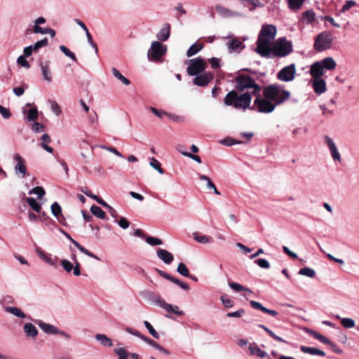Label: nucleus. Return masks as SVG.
I'll use <instances>...</instances> for the list:
<instances>
[{
  "instance_id": "nucleus-39",
  "label": "nucleus",
  "mask_w": 359,
  "mask_h": 359,
  "mask_svg": "<svg viewBox=\"0 0 359 359\" xmlns=\"http://www.w3.org/2000/svg\"><path fill=\"white\" fill-rule=\"evenodd\" d=\"M318 18L320 19L321 20L325 21V26L326 27H328L327 22H330L332 26H334L335 27H340V25L335 22L334 18H332L330 15H325V16L321 15V16H318Z\"/></svg>"
},
{
  "instance_id": "nucleus-51",
  "label": "nucleus",
  "mask_w": 359,
  "mask_h": 359,
  "mask_svg": "<svg viewBox=\"0 0 359 359\" xmlns=\"http://www.w3.org/2000/svg\"><path fill=\"white\" fill-rule=\"evenodd\" d=\"M355 6H356V2L355 1H353V0L346 1L345 4L342 6L340 11L341 13H346V11H348V10H350L351 8L354 7Z\"/></svg>"
},
{
  "instance_id": "nucleus-9",
  "label": "nucleus",
  "mask_w": 359,
  "mask_h": 359,
  "mask_svg": "<svg viewBox=\"0 0 359 359\" xmlns=\"http://www.w3.org/2000/svg\"><path fill=\"white\" fill-rule=\"evenodd\" d=\"M337 67V62L332 57H327L316 62V70L317 74L323 76L326 71L334 70Z\"/></svg>"
},
{
  "instance_id": "nucleus-47",
  "label": "nucleus",
  "mask_w": 359,
  "mask_h": 359,
  "mask_svg": "<svg viewBox=\"0 0 359 359\" xmlns=\"http://www.w3.org/2000/svg\"><path fill=\"white\" fill-rule=\"evenodd\" d=\"M29 194H36L38 196L39 199L41 198L46 194L45 190L41 187H36L35 188L31 189Z\"/></svg>"
},
{
  "instance_id": "nucleus-63",
  "label": "nucleus",
  "mask_w": 359,
  "mask_h": 359,
  "mask_svg": "<svg viewBox=\"0 0 359 359\" xmlns=\"http://www.w3.org/2000/svg\"><path fill=\"white\" fill-rule=\"evenodd\" d=\"M26 57L20 55L17 59V63L27 69L30 67L28 61L25 59Z\"/></svg>"
},
{
  "instance_id": "nucleus-43",
  "label": "nucleus",
  "mask_w": 359,
  "mask_h": 359,
  "mask_svg": "<svg viewBox=\"0 0 359 359\" xmlns=\"http://www.w3.org/2000/svg\"><path fill=\"white\" fill-rule=\"evenodd\" d=\"M177 271L184 277H189V269L186 266L185 264L181 262L178 264Z\"/></svg>"
},
{
  "instance_id": "nucleus-2",
  "label": "nucleus",
  "mask_w": 359,
  "mask_h": 359,
  "mask_svg": "<svg viewBox=\"0 0 359 359\" xmlns=\"http://www.w3.org/2000/svg\"><path fill=\"white\" fill-rule=\"evenodd\" d=\"M251 100L252 95L250 92L238 94L237 91L231 90L226 95L224 103L226 106H232L236 109L245 111L250 108Z\"/></svg>"
},
{
  "instance_id": "nucleus-23",
  "label": "nucleus",
  "mask_w": 359,
  "mask_h": 359,
  "mask_svg": "<svg viewBox=\"0 0 359 359\" xmlns=\"http://www.w3.org/2000/svg\"><path fill=\"white\" fill-rule=\"evenodd\" d=\"M149 299L155 305L158 306L164 309L165 307H169L167 303L158 294L150 293Z\"/></svg>"
},
{
  "instance_id": "nucleus-42",
  "label": "nucleus",
  "mask_w": 359,
  "mask_h": 359,
  "mask_svg": "<svg viewBox=\"0 0 359 359\" xmlns=\"http://www.w3.org/2000/svg\"><path fill=\"white\" fill-rule=\"evenodd\" d=\"M341 324L345 328H352L355 327V321L352 318H341Z\"/></svg>"
},
{
  "instance_id": "nucleus-61",
  "label": "nucleus",
  "mask_w": 359,
  "mask_h": 359,
  "mask_svg": "<svg viewBox=\"0 0 359 359\" xmlns=\"http://www.w3.org/2000/svg\"><path fill=\"white\" fill-rule=\"evenodd\" d=\"M180 152L184 156H187V157H189L190 158H191L192 160L196 161L197 163H201V159L200 158L199 156L198 155H194V154H192L189 152H187V151H180Z\"/></svg>"
},
{
  "instance_id": "nucleus-12",
  "label": "nucleus",
  "mask_w": 359,
  "mask_h": 359,
  "mask_svg": "<svg viewBox=\"0 0 359 359\" xmlns=\"http://www.w3.org/2000/svg\"><path fill=\"white\" fill-rule=\"evenodd\" d=\"M46 22V20L43 17H39L34 20V25L33 26V32L34 34H50L51 37H54L55 36V31L50 27L43 28L40 27V25L45 24Z\"/></svg>"
},
{
  "instance_id": "nucleus-16",
  "label": "nucleus",
  "mask_w": 359,
  "mask_h": 359,
  "mask_svg": "<svg viewBox=\"0 0 359 359\" xmlns=\"http://www.w3.org/2000/svg\"><path fill=\"white\" fill-rule=\"evenodd\" d=\"M194 83L198 86H205L212 80L213 74L211 72H205L195 75Z\"/></svg>"
},
{
  "instance_id": "nucleus-24",
  "label": "nucleus",
  "mask_w": 359,
  "mask_h": 359,
  "mask_svg": "<svg viewBox=\"0 0 359 359\" xmlns=\"http://www.w3.org/2000/svg\"><path fill=\"white\" fill-rule=\"evenodd\" d=\"M170 34V26L165 23L163 25L161 30L157 33L156 37L159 41H165L168 39Z\"/></svg>"
},
{
  "instance_id": "nucleus-34",
  "label": "nucleus",
  "mask_w": 359,
  "mask_h": 359,
  "mask_svg": "<svg viewBox=\"0 0 359 359\" xmlns=\"http://www.w3.org/2000/svg\"><path fill=\"white\" fill-rule=\"evenodd\" d=\"M114 352L118 355V359H128L130 353L123 347L116 348Z\"/></svg>"
},
{
  "instance_id": "nucleus-49",
  "label": "nucleus",
  "mask_w": 359,
  "mask_h": 359,
  "mask_svg": "<svg viewBox=\"0 0 359 359\" xmlns=\"http://www.w3.org/2000/svg\"><path fill=\"white\" fill-rule=\"evenodd\" d=\"M219 142L222 144H224V145H226V146H232V145H234V144H241V143H243L242 141L236 140H234L233 138H230V137L224 138V139L220 140Z\"/></svg>"
},
{
  "instance_id": "nucleus-48",
  "label": "nucleus",
  "mask_w": 359,
  "mask_h": 359,
  "mask_svg": "<svg viewBox=\"0 0 359 359\" xmlns=\"http://www.w3.org/2000/svg\"><path fill=\"white\" fill-rule=\"evenodd\" d=\"M60 49L66 56L69 57L74 61H76L77 59L75 54L71 52L65 46H60Z\"/></svg>"
},
{
  "instance_id": "nucleus-33",
  "label": "nucleus",
  "mask_w": 359,
  "mask_h": 359,
  "mask_svg": "<svg viewBox=\"0 0 359 359\" xmlns=\"http://www.w3.org/2000/svg\"><path fill=\"white\" fill-rule=\"evenodd\" d=\"M91 213L99 219H104L105 218V212L97 205H92L90 208Z\"/></svg>"
},
{
  "instance_id": "nucleus-30",
  "label": "nucleus",
  "mask_w": 359,
  "mask_h": 359,
  "mask_svg": "<svg viewBox=\"0 0 359 359\" xmlns=\"http://www.w3.org/2000/svg\"><path fill=\"white\" fill-rule=\"evenodd\" d=\"M5 311L20 318H25L26 317L25 313L18 307L6 306Z\"/></svg>"
},
{
  "instance_id": "nucleus-37",
  "label": "nucleus",
  "mask_w": 359,
  "mask_h": 359,
  "mask_svg": "<svg viewBox=\"0 0 359 359\" xmlns=\"http://www.w3.org/2000/svg\"><path fill=\"white\" fill-rule=\"evenodd\" d=\"M229 285L232 290L236 292L245 291L249 293L252 292V291L249 288L243 287L242 285L237 283L231 282L229 283Z\"/></svg>"
},
{
  "instance_id": "nucleus-18",
  "label": "nucleus",
  "mask_w": 359,
  "mask_h": 359,
  "mask_svg": "<svg viewBox=\"0 0 359 359\" xmlns=\"http://www.w3.org/2000/svg\"><path fill=\"white\" fill-rule=\"evenodd\" d=\"M217 13L222 18H231L238 16L239 14L236 11H231L223 6L217 5L215 6Z\"/></svg>"
},
{
  "instance_id": "nucleus-4",
  "label": "nucleus",
  "mask_w": 359,
  "mask_h": 359,
  "mask_svg": "<svg viewBox=\"0 0 359 359\" xmlns=\"http://www.w3.org/2000/svg\"><path fill=\"white\" fill-rule=\"evenodd\" d=\"M276 35V27L272 25H263L259 34L257 41L256 52L261 54L265 49L269 48Z\"/></svg>"
},
{
  "instance_id": "nucleus-55",
  "label": "nucleus",
  "mask_w": 359,
  "mask_h": 359,
  "mask_svg": "<svg viewBox=\"0 0 359 359\" xmlns=\"http://www.w3.org/2000/svg\"><path fill=\"white\" fill-rule=\"evenodd\" d=\"M170 281L175 283L176 285H177L179 287H180L182 289H183L184 290H189V286L187 283L182 282L180 280H179L175 277L172 276Z\"/></svg>"
},
{
  "instance_id": "nucleus-17",
  "label": "nucleus",
  "mask_w": 359,
  "mask_h": 359,
  "mask_svg": "<svg viewBox=\"0 0 359 359\" xmlns=\"http://www.w3.org/2000/svg\"><path fill=\"white\" fill-rule=\"evenodd\" d=\"M326 144L330 149L331 156L334 161H341V155L338 151V149L334 142L333 140L330 138L329 136L326 135L325 137Z\"/></svg>"
},
{
  "instance_id": "nucleus-60",
  "label": "nucleus",
  "mask_w": 359,
  "mask_h": 359,
  "mask_svg": "<svg viewBox=\"0 0 359 359\" xmlns=\"http://www.w3.org/2000/svg\"><path fill=\"white\" fill-rule=\"evenodd\" d=\"M165 115H166L170 120L176 122H184L185 118L184 117L182 116H178L176 114H168V113H164Z\"/></svg>"
},
{
  "instance_id": "nucleus-10",
  "label": "nucleus",
  "mask_w": 359,
  "mask_h": 359,
  "mask_svg": "<svg viewBox=\"0 0 359 359\" xmlns=\"http://www.w3.org/2000/svg\"><path fill=\"white\" fill-rule=\"evenodd\" d=\"M206 67V63L201 57H197L189 60L187 73L190 76H194L202 73Z\"/></svg>"
},
{
  "instance_id": "nucleus-64",
  "label": "nucleus",
  "mask_w": 359,
  "mask_h": 359,
  "mask_svg": "<svg viewBox=\"0 0 359 359\" xmlns=\"http://www.w3.org/2000/svg\"><path fill=\"white\" fill-rule=\"evenodd\" d=\"M0 114L6 119L9 118L11 116L10 109L6 108L0 104Z\"/></svg>"
},
{
  "instance_id": "nucleus-32",
  "label": "nucleus",
  "mask_w": 359,
  "mask_h": 359,
  "mask_svg": "<svg viewBox=\"0 0 359 359\" xmlns=\"http://www.w3.org/2000/svg\"><path fill=\"white\" fill-rule=\"evenodd\" d=\"M203 48L202 43H196L191 45L187 52V57H191L199 52Z\"/></svg>"
},
{
  "instance_id": "nucleus-13",
  "label": "nucleus",
  "mask_w": 359,
  "mask_h": 359,
  "mask_svg": "<svg viewBox=\"0 0 359 359\" xmlns=\"http://www.w3.org/2000/svg\"><path fill=\"white\" fill-rule=\"evenodd\" d=\"M13 160L16 161L14 166V171L15 175L20 178L25 177L27 174V167L25 165V159L18 154L13 156Z\"/></svg>"
},
{
  "instance_id": "nucleus-36",
  "label": "nucleus",
  "mask_w": 359,
  "mask_h": 359,
  "mask_svg": "<svg viewBox=\"0 0 359 359\" xmlns=\"http://www.w3.org/2000/svg\"><path fill=\"white\" fill-rule=\"evenodd\" d=\"M51 212L52 214L60 221V217L62 216V209L57 202L52 204Z\"/></svg>"
},
{
  "instance_id": "nucleus-27",
  "label": "nucleus",
  "mask_w": 359,
  "mask_h": 359,
  "mask_svg": "<svg viewBox=\"0 0 359 359\" xmlns=\"http://www.w3.org/2000/svg\"><path fill=\"white\" fill-rule=\"evenodd\" d=\"M95 339L100 343V344L104 347L113 346V342L110 338L104 334H96L95 335Z\"/></svg>"
},
{
  "instance_id": "nucleus-7",
  "label": "nucleus",
  "mask_w": 359,
  "mask_h": 359,
  "mask_svg": "<svg viewBox=\"0 0 359 359\" xmlns=\"http://www.w3.org/2000/svg\"><path fill=\"white\" fill-rule=\"evenodd\" d=\"M334 41L333 34L324 31L316 36V52H323L331 48Z\"/></svg>"
},
{
  "instance_id": "nucleus-62",
  "label": "nucleus",
  "mask_w": 359,
  "mask_h": 359,
  "mask_svg": "<svg viewBox=\"0 0 359 359\" xmlns=\"http://www.w3.org/2000/svg\"><path fill=\"white\" fill-rule=\"evenodd\" d=\"M50 102V107H51V109L53 111V113L57 116L60 115L61 113V109H60V107L59 106V104L54 100H52Z\"/></svg>"
},
{
  "instance_id": "nucleus-3",
  "label": "nucleus",
  "mask_w": 359,
  "mask_h": 359,
  "mask_svg": "<svg viewBox=\"0 0 359 359\" xmlns=\"http://www.w3.org/2000/svg\"><path fill=\"white\" fill-rule=\"evenodd\" d=\"M262 93L276 107L284 103L290 96V91L285 90L283 86L278 84H271L265 87Z\"/></svg>"
},
{
  "instance_id": "nucleus-54",
  "label": "nucleus",
  "mask_w": 359,
  "mask_h": 359,
  "mask_svg": "<svg viewBox=\"0 0 359 359\" xmlns=\"http://www.w3.org/2000/svg\"><path fill=\"white\" fill-rule=\"evenodd\" d=\"M61 265L67 273H70L73 269V264L67 259H62Z\"/></svg>"
},
{
  "instance_id": "nucleus-35",
  "label": "nucleus",
  "mask_w": 359,
  "mask_h": 359,
  "mask_svg": "<svg viewBox=\"0 0 359 359\" xmlns=\"http://www.w3.org/2000/svg\"><path fill=\"white\" fill-rule=\"evenodd\" d=\"M29 205L36 212H39L41 210V205L40 203L36 202L35 198L32 197H28L26 199Z\"/></svg>"
},
{
  "instance_id": "nucleus-44",
  "label": "nucleus",
  "mask_w": 359,
  "mask_h": 359,
  "mask_svg": "<svg viewBox=\"0 0 359 359\" xmlns=\"http://www.w3.org/2000/svg\"><path fill=\"white\" fill-rule=\"evenodd\" d=\"M304 0H287L289 8L291 10H298L302 6Z\"/></svg>"
},
{
  "instance_id": "nucleus-28",
  "label": "nucleus",
  "mask_w": 359,
  "mask_h": 359,
  "mask_svg": "<svg viewBox=\"0 0 359 359\" xmlns=\"http://www.w3.org/2000/svg\"><path fill=\"white\" fill-rule=\"evenodd\" d=\"M24 331L28 337H35L38 334L36 327L30 323H26L24 325Z\"/></svg>"
},
{
  "instance_id": "nucleus-45",
  "label": "nucleus",
  "mask_w": 359,
  "mask_h": 359,
  "mask_svg": "<svg viewBox=\"0 0 359 359\" xmlns=\"http://www.w3.org/2000/svg\"><path fill=\"white\" fill-rule=\"evenodd\" d=\"M145 327L148 330L149 334L155 339H159L158 333L155 330L151 323L147 320L144 321Z\"/></svg>"
},
{
  "instance_id": "nucleus-19",
  "label": "nucleus",
  "mask_w": 359,
  "mask_h": 359,
  "mask_svg": "<svg viewBox=\"0 0 359 359\" xmlns=\"http://www.w3.org/2000/svg\"><path fill=\"white\" fill-rule=\"evenodd\" d=\"M156 255L158 258L166 264H170L174 259L172 253L164 249H158L156 251Z\"/></svg>"
},
{
  "instance_id": "nucleus-53",
  "label": "nucleus",
  "mask_w": 359,
  "mask_h": 359,
  "mask_svg": "<svg viewBox=\"0 0 359 359\" xmlns=\"http://www.w3.org/2000/svg\"><path fill=\"white\" fill-rule=\"evenodd\" d=\"M48 45V39L44 38L40 41H36L34 45H32L34 51H37L39 48L45 47Z\"/></svg>"
},
{
  "instance_id": "nucleus-58",
  "label": "nucleus",
  "mask_w": 359,
  "mask_h": 359,
  "mask_svg": "<svg viewBox=\"0 0 359 359\" xmlns=\"http://www.w3.org/2000/svg\"><path fill=\"white\" fill-rule=\"evenodd\" d=\"M199 179L202 181L206 182L207 188L211 189L214 188L215 184L212 182L210 178L205 175L199 174Z\"/></svg>"
},
{
  "instance_id": "nucleus-11",
  "label": "nucleus",
  "mask_w": 359,
  "mask_h": 359,
  "mask_svg": "<svg viewBox=\"0 0 359 359\" xmlns=\"http://www.w3.org/2000/svg\"><path fill=\"white\" fill-rule=\"evenodd\" d=\"M296 68L294 64L283 67L277 74V78L282 81L289 82L294 79Z\"/></svg>"
},
{
  "instance_id": "nucleus-25",
  "label": "nucleus",
  "mask_w": 359,
  "mask_h": 359,
  "mask_svg": "<svg viewBox=\"0 0 359 359\" xmlns=\"http://www.w3.org/2000/svg\"><path fill=\"white\" fill-rule=\"evenodd\" d=\"M248 350L250 351V354L252 355H256L261 358H264L267 356L266 352L259 348L255 343L250 344L249 345Z\"/></svg>"
},
{
  "instance_id": "nucleus-29",
  "label": "nucleus",
  "mask_w": 359,
  "mask_h": 359,
  "mask_svg": "<svg viewBox=\"0 0 359 359\" xmlns=\"http://www.w3.org/2000/svg\"><path fill=\"white\" fill-rule=\"evenodd\" d=\"M144 341L145 342H147V344H149L152 347H154V348L157 349L158 351H159L160 352H161L165 355H168L170 353L169 351L167 349H165V348H163L161 345H160L155 341H154L148 337L144 338Z\"/></svg>"
},
{
  "instance_id": "nucleus-41",
  "label": "nucleus",
  "mask_w": 359,
  "mask_h": 359,
  "mask_svg": "<svg viewBox=\"0 0 359 359\" xmlns=\"http://www.w3.org/2000/svg\"><path fill=\"white\" fill-rule=\"evenodd\" d=\"M169 307H165L164 309L168 313H173L175 314H177L179 316H183L184 315V312L183 311H181L179 309V307L176 305H172L170 304H168Z\"/></svg>"
},
{
  "instance_id": "nucleus-21",
  "label": "nucleus",
  "mask_w": 359,
  "mask_h": 359,
  "mask_svg": "<svg viewBox=\"0 0 359 359\" xmlns=\"http://www.w3.org/2000/svg\"><path fill=\"white\" fill-rule=\"evenodd\" d=\"M67 239H69L82 253L85 254L86 255L92 257L95 259L100 260V258L90 252L89 250L86 249L83 246H82L79 243H78L76 241L73 239L68 233H65V235Z\"/></svg>"
},
{
  "instance_id": "nucleus-31",
  "label": "nucleus",
  "mask_w": 359,
  "mask_h": 359,
  "mask_svg": "<svg viewBox=\"0 0 359 359\" xmlns=\"http://www.w3.org/2000/svg\"><path fill=\"white\" fill-rule=\"evenodd\" d=\"M112 74L114 77H116L118 80H119L123 84L126 86H128L130 83V81L123 76L121 72L115 67L111 69Z\"/></svg>"
},
{
  "instance_id": "nucleus-50",
  "label": "nucleus",
  "mask_w": 359,
  "mask_h": 359,
  "mask_svg": "<svg viewBox=\"0 0 359 359\" xmlns=\"http://www.w3.org/2000/svg\"><path fill=\"white\" fill-rule=\"evenodd\" d=\"M298 273L299 275L306 276L309 278H313L314 277V270L308 267L302 268Z\"/></svg>"
},
{
  "instance_id": "nucleus-22",
  "label": "nucleus",
  "mask_w": 359,
  "mask_h": 359,
  "mask_svg": "<svg viewBox=\"0 0 359 359\" xmlns=\"http://www.w3.org/2000/svg\"><path fill=\"white\" fill-rule=\"evenodd\" d=\"M323 76L316 74V94L320 95L327 90L326 82Z\"/></svg>"
},
{
  "instance_id": "nucleus-40",
  "label": "nucleus",
  "mask_w": 359,
  "mask_h": 359,
  "mask_svg": "<svg viewBox=\"0 0 359 359\" xmlns=\"http://www.w3.org/2000/svg\"><path fill=\"white\" fill-rule=\"evenodd\" d=\"M302 21L306 24L314 21V13L312 11H307L303 13Z\"/></svg>"
},
{
  "instance_id": "nucleus-38",
  "label": "nucleus",
  "mask_w": 359,
  "mask_h": 359,
  "mask_svg": "<svg viewBox=\"0 0 359 359\" xmlns=\"http://www.w3.org/2000/svg\"><path fill=\"white\" fill-rule=\"evenodd\" d=\"M38 110L34 107L27 111V119L29 121H34L38 118Z\"/></svg>"
},
{
  "instance_id": "nucleus-57",
  "label": "nucleus",
  "mask_w": 359,
  "mask_h": 359,
  "mask_svg": "<svg viewBox=\"0 0 359 359\" xmlns=\"http://www.w3.org/2000/svg\"><path fill=\"white\" fill-rule=\"evenodd\" d=\"M255 263L262 269H269L270 267V264L266 259H255Z\"/></svg>"
},
{
  "instance_id": "nucleus-56",
  "label": "nucleus",
  "mask_w": 359,
  "mask_h": 359,
  "mask_svg": "<svg viewBox=\"0 0 359 359\" xmlns=\"http://www.w3.org/2000/svg\"><path fill=\"white\" fill-rule=\"evenodd\" d=\"M116 223L121 228L123 229H128L130 226L129 221L123 217H121L120 219L116 222Z\"/></svg>"
},
{
  "instance_id": "nucleus-52",
  "label": "nucleus",
  "mask_w": 359,
  "mask_h": 359,
  "mask_svg": "<svg viewBox=\"0 0 359 359\" xmlns=\"http://www.w3.org/2000/svg\"><path fill=\"white\" fill-rule=\"evenodd\" d=\"M195 241L200 243L205 244L210 242L211 238L205 235H194Z\"/></svg>"
},
{
  "instance_id": "nucleus-1",
  "label": "nucleus",
  "mask_w": 359,
  "mask_h": 359,
  "mask_svg": "<svg viewBox=\"0 0 359 359\" xmlns=\"http://www.w3.org/2000/svg\"><path fill=\"white\" fill-rule=\"evenodd\" d=\"M292 52V42L285 38H279L269 48L265 49L260 55L266 58L283 57Z\"/></svg>"
},
{
  "instance_id": "nucleus-20",
  "label": "nucleus",
  "mask_w": 359,
  "mask_h": 359,
  "mask_svg": "<svg viewBox=\"0 0 359 359\" xmlns=\"http://www.w3.org/2000/svg\"><path fill=\"white\" fill-rule=\"evenodd\" d=\"M43 79L48 82L52 81V74L50 70V62L41 61L39 64Z\"/></svg>"
},
{
  "instance_id": "nucleus-8",
  "label": "nucleus",
  "mask_w": 359,
  "mask_h": 359,
  "mask_svg": "<svg viewBox=\"0 0 359 359\" xmlns=\"http://www.w3.org/2000/svg\"><path fill=\"white\" fill-rule=\"evenodd\" d=\"M167 47L159 41H153L148 50L147 57L151 62H159L161 57L166 53Z\"/></svg>"
},
{
  "instance_id": "nucleus-46",
  "label": "nucleus",
  "mask_w": 359,
  "mask_h": 359,
  "mask_svg": "<svg viewBox=\"0 0 359 359\" xmlns=\"http://www.w3.org/2000/svg\"><path fill=\"white\" fill-rule=\"evenodd\" d=\"M146 242L151 246L160 245L163 244V241L161 239L153 236L147 237Z\"/></svg>"
},
{
  "instance_id": "nucleus-59",
  "label": "nucleus",
  "mask_w": 359,
  "mask_h": 359,
  "mask_svg": "<svg viewBox=\"0 0 359 359\" xmlns=\"http://www.w3.org/2000/svg\"><path fill=\"white\" fill-rule=\"evenodd\" d=\"M316 339L320 340L323 344H327V345H330L332 346H334V344L330 339H328L325 336H323V335H322L320 334H318L317 332H316Z\"/></svg>"
},
{
  "instance_id": "nucleus-15",
  "label": "nucleus",
  "mask_w": 359,
  "mask_h": 359,
  "mask_svg": "<svg viewBox=\"0 0 359 359\" xmlns=\"http://www.w3.org/2000/svg\"><path fill=\"white\" fill-rule=\"evenodd\" d=\"M36 253L37 254L38 257L42 259L44 262L47 263L48 264L57 267V257H53L52 255L48 254L43 251L40 248H36Z\"/></svg>"
},
{
  "instance_id": "nucleus-5",
  "label": "nucleus",
  "mask_w": 359,
  "mask_h": 359,
  "mask_svg": "<svg viewBox=\"0 0 359 359\" xmlns=\"http://www.w3.org/2000/svg\"><path fill=\"white\" fill-rule=\"evenodd\" d=\"M236 89L238 91H243L247 89V92H250L252 96L256 95L261 91L260 86L248 75H238L236 78Z\"/></svg>"
},
{
  "instance_id": "nucleus-6",
  "label": "nucleus",
  "mask_w": 359,
  "mask_h": 359,
  "mask_svg": "<svg viewBox=\"0 0 359 359\" xmlns=\"http://www.w3.org/2000/svg\"><path fill=\"white\" fill-rule=\"evenodd\" d=\"M256 98L254 100V103L250 109L257 111L259 113L269 114L274 111L276 106L274 103L268 99L265 95H259V93L256 95Z\"/></svg>"
},
{
  "instance_id": "nucleus-26",
  "label": "nucleus",
  "mask_w": 359,
  "mask_h": 359,
  "mask_svg": "<svg viewBox=\"0 0 359 359\" xmlns=\"http://www.w3.org/2000/svg\"><path fill=\"white\" fill-rule=\"evenodd\" d=\"M39 327L46 334H56L59 332V329L50 324L39 321L38 323Z\"/></svg>"
},
{
  "instance_id": "nucleus-14",
  "label": "nucleus",
  "mask_w": 359,
  "mask_h": 359,
  "mask_svg": "<svg viewBox=\"0 0 359 359\" xmlns=\"http://www.w3.org/2000/svg\"><path fill=\"white\" fill-rule=\"evenodd\" d=\"M226 38L230 39L226 43L229 53H240L245 48V46L238 38H232L230 35L227 36Z\"/></svg>"
}]
</instances>
